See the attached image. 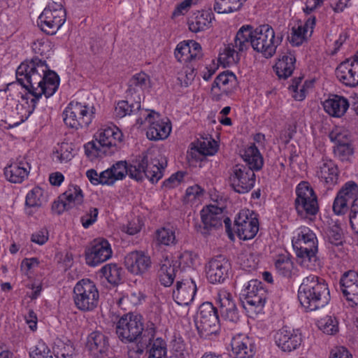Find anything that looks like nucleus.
Returning <instances> with one entry per match:
<instances>
[{
    "label": "nucleus",
    "instance_id": "79ce46f5",
    "mask_svg": "<svg viewBox=\"0 0 358 358\" xmlns=\"http://www.w3.org/2000/svg\"><path fill=\"white\" fill-rule=\"evenodd\" d=\"M255 29L250 25H243L238 31L235 39L234 45L238 51L247 49L251 45Z\"/></svg>",
    "mask_w": 358,
    "mask_h": 358
},
{
    "label": "nucleus",
    "instance_id": "5701e85b",
    "mask_svg": "<svg viewBox=\"0 0 358 358\" xmlns=\"http://www.w3.org/2000/svg\"><path fill=\"white\" fill-rule=\"evenodd\" d=\"M124 266L134 275H143L152 266L150 257L143 251H132L124 257Z\"/></svg>",
    "mask_w": 358,
    "mask_h": 358
},
{
    "label": "nucleus",
    "instance_id": "bf43d9fd",
    "mask_svg": "<svg viewBox=\"0 0 358 358\" xmlns=\"http://www.w3.org/2000/svg\"><path fill=\"white\" fill-rule=\"evenodd\" d=\"M334 153L341 160L349 161L353 155L354 148L350 141L335 145Z\"/></svg>",
    "mask_w": 358,
    "mask_h": 358
},
{
    "label": "nucleus",
    "instance_id": "1a4fd4ad",
    "mask_svg": "<svg viewBox=\"0 0 358 358\" xmlns=\"http://www.w3.org/2000/svg\"><path fill=\"white\" fill-rule=\"evenodd\" d=\"M66 10L62 4L48 2L37 20L38 26L48 34H55L66 22Z\"/></svg>",
    "mask_w": 358,
    "mask_h": 358
},
{
    "label": "nucleus",
    "instance_id": "c03bdc74",
    "mask_svg": "<svg viewBox=\"0 0 358 358\" xmlns=\"http://www.w3.org/2000/svg\"><path fill=\"white\" fill-rule=\"evenodd\" d=\"M176 277V266L168 257L162 262L159 270V280L165 287L170 286Z\"/></svg>",
    "mask_w": 358,
    "mask_h": 358
},
{
    "label": "nucleus",
    "instance_id": "4468645a",
    "mask_svg": "<svg viewBox=\"0 0 358 358\" xmlns=\"http://www.w3.org/2000/svg\"><path fill=\"white\" fill-rule=\"evenodd\" d=\"M143 330V324L141 317L133 313L122 316L116 325L117 335L124 343H131L137 340Z\"/></svg>",
    "mask_w": 358,
    "mask_h": 358
},
{
    "label": "nucleus",
    "instance_id": "f704fd0d",
    "mask_svg": "<svg viewBox=\"0 0 358 358\" xmlns=\"http://www.w3.org/2000/svg\"><path fill=\"white\" fill-rule=\"evenodd\" d=\"M324 111L331 117H341L349 108L348 100L342 96L331 95L322 102Z\"/></svg>",
    "mask_w": 358,
    "mask_h": 358
},
{
    "label": "nucleus",
    "instance_id": "0eeeda50",
    "mask_svg": "<svg viewBox=\"0 0 358 358\" xmlns=\"http://www.w3.org/2000/svg\"><path fill=\"white\" fill-rule=\"evenodd\" d=\"M73 301L76 307L83 312L94 310L99 305V292L90 279L79 280L73 288Z\"/></svg>",
    "mask_w": 358,
    "mask_h": 358
},
{
    "label": "nucleus",
    "instance_id": "58836bf2",
    "mask_svg": "<svg viewBox=\"0 0 358 358\" xmlns=\"http://www.w3.org/2000/svg\"><path fill=\"white\" fill-rule=\"evenodd\" d=\"M45 201L43 190L36 186L29 190L25 197L24 212L28 216H33Z\"/></svg>",
    "mask_w": 358,
    "mask_h": 358
},
{
    "label": "nucleus",
    "instance_id": "dca6fc26",
    "mask_svg": "<svg viewBox=\"0 0 358 358\" xmlns=\"http://www.w3.org/2000/svg\"><path fill=\"white\" fill-rule=\"evenodd\" d=\"M303 340L299 329L285 326L274 335V341L279 349L285 352H291L299 348Z\"/></svg>",
    "mask_w": 358,
    "mask_h": 358
},
{
    "label": "nucleus",
    "instance_id": "412c9836",
    "mask_svg": "<svg viewBox=\"0 0 358 358\" xmlns=\"http://www.w3.org/2000/svg\"><path fill=\"white\" fill-rule=\"evenodd\" d=\"M200 216L203 226L199 227V231L204 236H208L210 231L222 225L223 209L215 205L204 206L200 211Z\"/></svg>",
    "mask_w": 358,
    "mask_h": 358
},
{
    "label": "nucleus",
    "instance_id": "ddd939ff",
    "mask_svg": "<svg viewBox=\"0 0 358 358\" xmlns=\"http://www.w3.org/2000/svg\"><path fill=\"white\" fill-rule=\"evenodd\" d=\"M234 226L240 239L251 240L256 236L259 229L258 216L252 210L242 209L236 216Z\"/></svg>",
    "mask_w": 358,
    "mask_h": 358
},
{
    "label": "nucleus",
    "instance_id": "f3484780",
    "mask_svg": "<svg viewBox=\"0 0 358 358\" xmlns=\"http://www.w3.org/2000/svg\"><path fill=\"white\" fill-rule=\"evenodd\" d=\"M113 250L110 243L104 238L94 239L85 250L86 264L96 266L111 258Z\"/></svg>",
    "mask_w": 358,
    "mask_h": 358
},
{
    "label": "nucleus",
    "instance_id": "39448f33",
    "mask_svg": "<svg viewBox=\"0 0 358 358\" xmlns=\"http://www.w3.org/2000/svg\"><path fill=\"white\" fill-rule=\"evenodd\" d=\"M94 114L95 108L92 105L72 101L63 112L64 122L73 129L86 128L92 123Z\"/></svg>",
    "mask_w": 358,
    "mask_h": 358
},
{
    "label": "nucleus",
    "instance_id": "774afa93",
    "mask_svg": "<svg viewBox=\"0 0 358 358\" xmlns=\"http://www.w3.org/2000/svg\"><path fill=\"white\" fill-rule=\"evenodd\" d=\"M179 264L183 268L191 267L195 265L197 255L191 251H184L178 257Z\"/></svg>",
    "mask_w": 358,
    "mask_h": 358
},
{
    "label": "nucleus",
    "instance_id": "bb28decb",
    "mask_svg": "<svg viewBox=\"0 0 358 358\" xmlns=\"http://www.w3.org/2000/svg\"><path fill=\"white\" fill-rule=\"evenodd\" d=\"M150 87V80L149 76L141 72L136 73L129 81L128 89L127 90V97L131 101H136V107L138 103H141L144 99V94Z\"/></svg>",
    "mask_w": 358,
    "mask_h": 358
},
{
    "label": "nucleus",
    "instance_id": "e433bc0d",
    "mask_svg": "<svg viewBox=\"0 0 358 358\" xmlns=\"http://www.w3.org/2000/svg\"><path fill=\"white\" fill-rule=\"evenodd\" d=\"M296 59L291 52L280 56L275 65L273 70L280 79H287L292 76L295 69Z\"/></svg>",
    "mask_w": 358,
    "mask_h": 358
},
{
    "label": "nucleus",
    "instance_id": "a18cd8bd",
    "mask_svg": "<svg viewBox=\"0 0 358 358\" xmlns=\"http://www.w3.org/2000/svg\"><path fill=\"white\" fill-rule=\"evenodd\" d=\"M73 157V148L68 143H59L53 149L52 159L56 162L66 163L71 161Z\"/></svg>",
    "mask_w": 358,
    "mask_h": 358
},
{
    "label": "nucleus",
    "instance_id": "473e14b6",
    "mask_svg": "<svg viewBox=\"0 0 358 358\" xmlns=\"http://www.w3.org/2000/svg\"><path fill=\"white\" fill-rule=\"evenodd\" d=\"M31 170L29 164L24 159L17 160L4 169L6 179L11 183H22L27 178Z\"/></svg>",
    "mask_w": 358,
    "mask_h": 358
},
{
    "label": "nucleus",
    "instance_id": "69168bd1",
    "mask_svg": "<svg viewBox=\"0 0 358 358\" xmlns=\"http://www.w3.org/2000/svg\"><path fill=\"white\" fill-rule=\"evenodd\" d=\"M143 226V220L138 216L130 220L127 226L123 227L122 230L129 235H135L141 230Z\"/></svg>",
    "mask_w": 358,
    "mask_h": 358
},
{
    "label": "nucleus",
    "instance_id": "603ef678",
    "mask_svg": "<svg viewBox=\"0 0 358 358\" xmlns=\"http://www.w3.org/2000/svg\"><path fill=\"white\" fill-rule=\"evenodd\" d=\"M318 329L328 335H334L338 331V322L331 316H325L317 321Z\"/></svg>",
    "mask_w": 358,
    "mask_h": 358
},
{
    "label": "nucleus",
    "instance_id": "338daca9",
    "mask_svg": "<svg viewBox=\"0 0 358 358\" xmlns=\"http://www.w3.org/2000/svg\"><path fill=\"white\" fill-rule=\"evenodd\" d=\"M98 214L99 210L96 208H90L80 218L83 227L87 229L95 223L97 220Z\"/></svg>",
    "mask_w": 358,
    "mask_h": 358
},
{
    "label": "nucleus",
    "instance_id": "2f4dec72",
    "mask_svg": "<svg viewBox=\"0 0 358 358\" xmlns=\"http://www.w3.org/2000/svg\"><path fill=\"white\" fill-rule=\"evenodd\" d=\"M338 175V167L331 159H323L317 167L316 176L328 188L337 184Z\"/></svg>",
    "mask_w": 358,
    "mask_h": 358
},
{
    "label": "nucleus",
    "instance_id": "a211bd4d",
    "mask_svg": "<svg viewBox=\"0 0 358 358\" xmlns=\"http://www.w3.org/2000/svg\"><path fill=\"white\" fill-rule=\"evenodd\" d=\"M230 181L232 187L236 192L247 193L255 185V171L244 165H236L233 169Z\"/></svg>",
    "mask_w": 358,
    "mask_h": 358
},
{
    "label": "nucleus",
    "instance_id": "4d7b16f0",
    "mask_svg": "<svg viewBox=\"0 0 358 358\" xmlns=\"http://www.w3.org/2000/svg\"><path fill=\"white\" fill-rule=\"evenodd\" d=\"M329 137L336 145L350 141L349 131L341 127H334L329 133Z\"/></svg>",
    "mask_w": 358,
    "mask_h": 358
},
{
    "label": "nucleus",
    "instance_id": "f8f14e48",
    "mask_svg": "<svg viewBox=\"0 0 358 358\" xmlns=\"http://www.w3.org/2000/svg\"><path fill=\"white\" fill-rule=\"evenodd\" d=\"M295 207L302 217L315 215L319 209L317 198L311 185L306 181L301 182L296 189Z\"/></svg>",
    "mask_w": 358,
    "mask_h": 358
},
{
    "label": "nucleus",
    "instance_id": "a19ab883",
    "mask_svg": "<svg viewBox=\"0 0 358 358\" xmlns=\"http://www.w3.org/2000/svg\"><path fill=\"white\" fill-rule=\"evenodd\" d=\"M148 160V155H143L139 157V159L133 162L129 166L127 165L126 162L120 161L124 164L126 173L124 176V178L128 174L131 178L135 179L137 181L143 180L146 176L145 165Z\"/></svg>",
    "mask_w": 358,
    "mask_h": 358
},
{
    "label": "nucleus",
    "instance_id": "4be33fe9",
    "mask_svg": "<svg viewBox=\"0 0 358 358\" xmlns=\"http://www.w3.org/2000/svg\"><path fill=\"white\" fill-rule=\"evenodd\" d=\"M84 201V193L78 185L70 183L66 190L59 196L53 206L57 208L59 213L80 206Z\"/></svg>",
    "mask_w": 358,
    "mask_h": 358
},
{
    "label": "nucleus",
    "instance_id": "13d9d810",
    "mask_svg": "<svg viewBox=\"0 0 358 358\" xmlns=\"http://www.w3.org/2000/svg\"><path fill=\"white\" fill-rule=\"evenodd\" d=\"M31 49L36 55L47 57L51 51V43L47 38H38L33 42Z\"/></svg>",
    "mask_w": 358,
    "mask_h": 358
},
{
    "label": "nucleus",
    "instance_id": "680f3d73",
    "mask_svg": "<svg viewBox=\"0 0 358 358\" xmlns=\"http://www.w3.org/2000/svg\"><path fill=\"white\" fill-rule=\"evenodd\" d=\"M55 354L57 358H73L76 356V349L74 345L69 342L57 345Z\"/></svg>",
    "mask_w": 358,
    "mask_h": 358
},
{
    "label": "nucleus",
    "instance_id": "5fc2aeb1",
    "mask_svg": "<svg viewBox=\"0 0 358 358\" xmlns=\"http://www.w3.org/2000/svg\"><path fill=\"white\" fill-rule=\"evenodd\" d=\"M101 272L111 284H117L121 280L122 268L116 264H106L101 268Z\"/></svg>",
    "mask_w": 358,
    "mask_h": 358
},
{
    "label": "nucleus",
    "instance_id": "0e129e2a",
    "mask_svg": "<svg viewBox=\"0 0 358 358\" xmlns=\"http://www.w3.org/2000/svg\"><path fill=\"white\" fill-rule=\"evenodd\" d=\"M146 178H148L152 183L157 182L163 176L162 168L157 166L156 164H148L145 165Z\"/></svg>",
    "mask_w": 358,
    "mask_h": 358
},
{
    "label": "nucleus",
    "instance_id": "7c9ffc66",
    "mask_svg": "<svg viewBox=\"0 0 358 358\" xmlns=\"http://www.w3.org/2000/svg\"><path fill=\"white\" fill-rule=\"evenodd\" d=\"M237 84L234 73L229 71L220 73L214 80L211 94L214 98L219 99L220 96L227 94L233 91Z\"/></svg>",
    "mask_w": 358,
    "mask_h": 358
},
{
    "label": "nucleus",
    "instance_id": "aec40b11",
    "mask_svg": "<svg viewBox=\"0 0 358 358\" xmlns=\"http://www.w3.org/2000/svg\"><path fill=\"white\" fill-rule=\"evenodd\" d=\"M255 350L254 338L244 334L234 336L229 348V355L232 358H252Z\"/></svg>",
    "mask_w": 358,
    "mask_h": 358
},
{
    "label": "nucleus",
    "instance_id": "864d4df0",
    "mask_svg": "<svg viewBox=\"0 0 358 358\" xmlns=\"http://www.w3.org/2000/svg\"><path fill=\"white\" fill-rule=\"evenodd\" d=\"M275 268L280 275L289 276L294 264L289 255H281L278 256L275 260Z\"/></svg>",
    "mask_w": 358,
    "mask_h": 358
},
{
    "label": "nucleus",
    "instance_id": "2eb2a0df",
    "mask_svg": "<svg viewBox=\"0 0 358 358\" xmlns=\"http://www.w3.org/2000/svg\"><path fill=\"white\" fill-rule=\"evenodd\" d=\"M126 173L124 164L122 162H116L110 168L99 173L95 169H91L86 171V177L93 185L111 186L117 180L124 179Z\"/></svg>",
    "mask_w": 358,
    "mask_h": 358
},
{
    "label": "nucleus",
    "instance_id": "20e7f679",
    "mask_svg": "<svg viewBox=\"0 0 358 358\" xmlns=\"http://www.w3.org/2000/svg\"><path fill=\"white\" fill-rule=\"evenodd\" d=\"M136 122L139 125L148 124L146 135L150 140H164L171 132L170 120L168 118H162L159 113L154 110H141Z\"/></svg>",
    "mask_w": 358,
    "mask_h": 358
},
{
    "label": "nucleus",
    "instance_id": "7ed1b4c3",
    "mask_svg": "<svg viewBox=\"0 0 358 358\" xmlns=\"http://www.w3.org/2000/svg\"><path fill=\"white\" fill-rule=\"evenodd\" d=\"M122 140V132L117 126L113 124H106L96 131L94 140L85 145V152L91 160H94L104 154L105 149L116 147Z\"/></svg>",
    "mask_w": 358,
    "mask_h": 358
},
{
    "label": "nucleus",
    "instance_id": "f03ea898",
    "mask_svg": "<svg viewBox=\"0 0 358 358\" xmlns=\"http://www.w3.org/2000/svg\"><path fill=\"white\" fill-rule=\"evenodd\" d=\"M298 298L307 310L324 307L330 301V292L326 280L315 275L305 277L299 286Z\"/></svg>",
    "mask_w": 358,
    "mask_h": 358
},
{
    "label": "nucleus",
    "instance_id": "6e6552de",
    "mask_svg": "<svg viewBox=\"0 0 358 358\" xmlns=\"http://www.w3.org/2000/svg\"><path fill=\"white\" fill-rule=\"evenodd\" d=\"M251 41L252 48L268 58L275 53L277 47L281 43L282 36L275 34L273 29L268 24L262 25L255 29Z\"/></svg>",
    "mask_w": 358,
    "mask_h": 358
},
{
    "label": "nucleus",
    "instance_id": "37998d69",
    "mask_svg": "<svg viewBox=\"0 0 358 358\" xmlns=\"http://www.w3.org/2000/svg\"><path fill=\"white\" fill-rule=\"evenodd\" d=\"M155 240L159 245L169 246L176 244V229L172 226H166L157 229Z\"/></svg>",
    "mask_w": 358,
    "mask_h": 358
},
{
    "label": "nucleus",
    "instance_id": "8fccbe9b",
    "mask_svg": "<svg viewBox=\"0 0 358 358\" xmlns=\"http://www.w3.org/2000/svg\"><path fill=\"white\" fill-rule=\"evenodd\" d=\"M203 196V189L198 185L189 187L185 193L184 202L191 206H199Z\"/></svg>",
    "mask_w": 358,
    "mask_h": 358
},
{
    "label": "nucleus",
    "instance_id": "72a5a7b5",
    "mask_svg": "<svg viewBox=\"0 0 358 358\" xmlns=\"http://www.w3.org/2000/svg\"><path fill=\"white\" fill-rule=\"evenodd\" d=\"M315 17H310L304 22H299L292 29L290 43L295 46L301 45L313 34Z\"/></svg>",
    "mask_w": 358,
    "mask_h": 358
},
{
    "label": "nucleus",
    "instance_id": "c85d7f7f",
    "mask_svg": "<svg viewBox=\"0 0 358 358\" xmlns=\"http://www.w3.org/2000/svg\"><path fill=\"white\" fill-rule=\"evenodd\" d=\"M174 55L179 62L186 64L201 57V47L194 41H183L177 45Z\"/></svg>",
    "mask_w": 358,
    "mask_h": 358
},
{
    "label": "nucleus",
    "instance_id": "6e6d98bb",
    "mask_svg": "<svg viewBox=\"0 0 358 358\" xmlns=\"http://www.w3.org/2000/svg\"><path fill=\"white\" fill-rule=\"evenodd\" d=\"M166 345L164 340L157 338L152 344L148 358H166Z\"/></svg>",
    "mask_w": 358,
    "mask_h": 358
},
{
    "label": "nucleus",
    "instance_id": "9b49d317",
    "mask_svg": "<svg viewBox=\"0 0 358 358\" xmlns=\"http://www.w3.org/2000/svg\"><path fill=\"white\" fill-rule=\"evenodd\" d=\"M292 245L297 255L310 260L315 258L317 250V239L315 234L308 227L301 226L293 233Z\"/></svg>",
    "mask_w": 358,
    "mask_h": 358
},
{
    "label": "nucleus",
    "instance_id": "6ab92c4d",
    "mask_svg": "<svg viewBox=\"0 0 358 358\" xmlns=\"http://www.w3.org/2000/svg\"><path fill=\"white\" fill-rule=\"evenodd\" d=\"M358 185L353 181L345 182L337 193L333 203V210L337 215L345 214L349 205L358 198Z\"/></svg>",
    "mask_w": 358,
    "mask_h": 358
},
{
    "label": "nucleus",
    "instance_id": "e2e57ef3",
    "mask_svg": "<svg viewBox=\"0 0 358 358\" xmlns=\"http://www.w3.org/2000/svg\"><path fill=\"white\" fill-rule=\"evenodd\" d=\"M29 355L31 358H52L50 349L43 341L37 343Z\"/></svg>",
    "mask_w": 358,
    "mask_h": 358
},
{
    "label": "nucleus",
    "instance_id": "3c124183",
    "mask_svg": "<svg viewBox=\"0 0 358 358\" xmlns=\"http://www.w3.org/2000/svg\"><path fill=\"white\" fill-rule=\"evenodd\" d=\"M136 101H131L129 99L127 101H119L115 108V115L117 117H123L126 115H130L131 113L138 110L141 108V103L136 107Z\"/></svg>",
    "mask_w": 358,
    "mask_h": 358
},
{
    "label": "nucleus",
    "instance_id": "393cba45",
    "mask_svg": "<svg viewBox=\"0 0 358 358\" xmlns=\"http://www.w3.org/2000/svg\"><path fill=\"white\" fill-rule=\"evenodd\" d=\"M337 78L349 87L358 85V57L348 58L341 62L336 69Z\"/></svg>",
    "mask_w": 358,
    "mask_h": 358
},
{
    "label": "nucleus",
    "instance_id": "49530a36",
    "mask_svg": "<svg viewBox=\"0 0 358 358\" xmlns=\"http://www.w3.org/2000/svg\"><path fill=\"white\" fill-rule=\"evenodd\" d=\"M238 51L234 44H229L220 53L218 62L224 67L236 64L239 59Z\"/></svg>",
    "mask_w": 358,
    "mask_h": 358
},
{
    "label": "nucleus",
    "instance_id": "cd10ccee",
    "mask_svg": "<svg viewBox=\"0 0 358 358\" xmlns=\"http://www.w3.org/2000/svg\"><path fill=\"white\" fill-rule=\"evenodd\" d=\"M216 303L224 320L231 322H236L238 320V310L229 292L224 289L219 290L216 296Z\"/></svg>",
    "mask_w": 358,
    "mask_h": 358
},
{
    "label": "nucleus",
    "instance_id": "b1692460",
    "mask_svg": "<svg viewBox=\"0 0 358 358\" xmlns=\"http://www.w3.org/2000/svg\"><path fill=\"white\" fill-rule=\"evenodd\" d=\"M230 264L223 256L211 259L206 265V275L209 282L222 283L228 277Z\"/></svg>",
    "mask_w": 358,
    "mask_h": 358
},
{
    "label": "nucleus",
    "instance_id": "9d476101",
    "mask_svg": "<svg viewBox=\"0 0 358 358\" xmlns=\"http://www.w3.org/2000/svg\"><path fill=\"white\" fill-rule=\"evenodd\" d=\"M194 322L199 335L204 338H207L218 331L217 311L210 302L203 303L199 306Z\"/></svg>",
    "mask_w": 358,
    "mask_h": 358
},
{
    "label": "nucleus",
    "instance_id": "052dcab7",
    "mask_svg": "<svg viewBox=\"0 0 358 358\" xmlns=\"http://www.w3.org/2000/svg\"><path fill=\"white\" fill-rule=\"evenodd\" d=\"M301 78H295L292 80V83L289 87V90L292 93V96L296 101H302L306 95V87L305 85H301Z\"/></svg>",
    "mask_w": 358,
    "mask_h": 358
},
{
    "label": "nucleus",
    "instance_id": "ea45409f",
    "mask_svg": "<svg viewBox=\"0 0 358 358\" xmlns=\"http://www.w3.org/2000/svg\"><path fill=\"white\" fill-rule=\"evenodd\" d=\"M241 156L248 166V167L253 171H258L262 169L264 164L263 157L254 144L245 146L241 152Z\"/></svg>",
    "mask_w": 358,
    "mask_h": 358
},
{
    "label": "nucleus",
    "instance_id": "09e8293b",
    "mask_svg": "<svg viewBox=\"0 0 358 358\" xmlns=\"http://www.w3.org/2000/svg\"><path fill=\"white\" fill-rule=\"evenodd\" d=\"M197 150L203 155H213L218 149V144L210 136L201 137L197 141Z\"/></svg>",
    "mask_w": 358,
    "mask_h": 358
},
{
    "label": "nucleus",
    "instance_id": "f257e3e1",
    "mask_svg": "<svg viewBox=\"0 0 358 358\" xmlns=\"http://www.w3.org/2000/svg\"><path fill=\"white\" fill-rule=\"evenodd\" d=\"M17 83L0 90V120L11 127L27 120L44 95L52 96L59 78L46 62L37 58L22 62L16 69Z\"/></svg>",
    "mask_w": 358,
    "mask_h": 358
},
{
    "label": "nucleus",
    "instance_id": "423d86ee",
    "mask_svg": "<svg viewBox=\"0 0 358 358\" xmlns=\"http://www.w3.org/2000/svg\"><path fill=\"white\" fill-rule=\"evenodd\" d=\"M266 289L262 282L250 280L242 290L243 307L249 317H254L263 312L266 301Z\"/></svg>",
    "mask_w": 358,
    "mask_h": 358
},
{
    "label": "nucleus",
    "instance_id": "c756f323",
    "mask_svg": "<svg viewBox=\"0 0 358 358\" xmlns=\"http://www.w3.org/2000/svg\"><path fill=\"white\" fill-rule=\"evenodd\" d=\"M196 292L195 282L192 279H184L177 282L173 297L178 305L188 306L192 302Z\"/></svg>",
    "mask_w": 358,
    "mask_h": 358
},
{
    "label": "nucleus",
    "instance_id": "de8ad7c7",
    "mask_svg": "<svg viewBox=\"0 0 358 358\" xmlns=\"http://www.w3.org/2000/svg\"><path fill=\"white\" fill-rule=\"evenodd\" d=\"M245 0H215L214 10L220 14L234 13L239 10Z\"/></svg>",
    "mask_w": 358,
    "mask_h": 358
},
{
    "label": "nucleus",
    "instance_id": "c9c22d12",
    "mask_svg": "<svg viewBox=\"0 0 358 358\" xmlns=\"http://www.w3.org/2000/svg\"><path fill=\"white\" fill-rule=\"evenodd\" d=\"M86 348L94 357L104 356L108 350V341L103 334L95 331L88 335Z\"/></svg>",
    "mask_w": 358,
    "mask_h": 358
},
{
    "label": "nucleus",
    "instance_id": "4c0bfd02",
    "mask_svg": "<svg viewBox=\"0 0 358 358\" xmlns=\"http://www.w3.org/2000/svg\"><path fill=\"white\" fill-rule=\"evenodd\" d=\"M213 14L208 10L194 12L188 20L189 29L194 33L206 30L210 27Z\"/></svg>",
    "mask_w": 358,
    "mask_h": 358
},
{
    "label": "nucleus",
    "instance_id": "a878e982",
    "mask_svg": "<svg viewBox=\"0 0 358 358\" xmlns=\"http://www.w3.org/2000/svg\"><path fill=\"white\" fill-rule=\"evenodd\" d=\"M340 285L348 305L358 308V273L354 271L345 273L341 278Z\"/></svg>",
    "mask_w": 358,
    "mask_h": 358
}]
</instances>
